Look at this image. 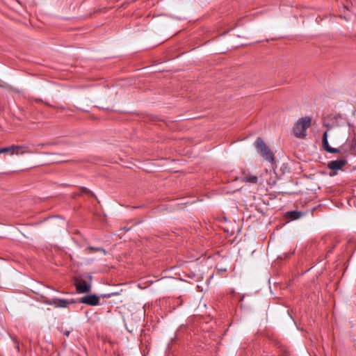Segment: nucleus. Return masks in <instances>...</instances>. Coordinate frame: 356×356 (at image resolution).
<instances>
[{"label":"nucleus","mask_w":356,"mask_h":356,"mask_svg":"<svg viewBox=\"0 0 356 356\" xmlns=\"http://www.w3.org/2000/svg\"><path fill=\"white\" fill-rule=\"evenodd\" d=\"M312 118L305 116L300 118L294 124V135L298 138H304L307 135V129L311 126Z\"/></svg>","instance_id":"f257e3e1"},{"label":"nucleus","mask_w":356,"mask_h":356,"mask_svg":"<svg viewBox=\"0 0 356 356\" xmlns=\"http://www.w3.org/2000/svg\"><path fill=\"white\" fill-rule=\"evenodd\" d=\"M254 147L259 152L261 156L266 161L273 163L275 161V156L270 147L264 143L261 138H257L254 142Z\"/></svg>","instance_id":"f03ea898"},{"label":"nucleus","mask_w":356,"mask_h":356,"mask_svg":"<svg viewBox=\"0 0 356 356\" xmlns=\"http://www.w3.org/2000/svg\"><path fill=\"white\" fill-rule=\"evenodd\" d=\"M1 154L8 153L10 156L33 154V152L25 145H13L9 147L1 148Z\"/></svg>","instance_id":"7ed1b4c3"},{"label":"nucleus","mask_w":356,"mask_h":356,"mask_svg":"<svg viewBox=\"0 0 356 356\" xmlns=\"http://www.w3.org/2000/svg\"><path fill=\"white\" fill-rule=\"evenodd\" d=\"M322 145L324 148V149L329 152V153H348L350 151H352L354 148V144L353 141H352L351 144L350 145L349 148H346L345 146H342L340 149L339 148H334L330 146L328 140H327V132L325 131L322 138Z\"/></svg>","instance_id":"20e7f679"},{"label":"nucleus","mask_w":356,"mask_h":356,"mask_svg":"<svg viewBox=\"0 0 356 356\" xmlns=\"http://www.w3.org/2000/svg\"><path fill=\"white\" fill-rule=\"evenodd\" d=\"M73 300H67L65 299L54 298L51 300L47 301V303L56 307H67L70 304L74 303Z\"/></svg>","instance_id":"39448f33"},{"label":"nucleus","mask_w":356,"mask_h":356,"mask_svg":"<svg viewBox=\"0 0 356 356\" xmlns=\"http://www.w3.org/2000/svg\"><path fill=\"white\" fill-rule=\"evenodd\" d=\"M75 286L76 291L79 293L88 292L90 289V284L83 280H76Z\"/></svg>","instance_id":"423d86ee"},{"label":"nucleus","mask_w":356,"mask_h":356,"mask_svg":"<svg viewBox=\"0 0 356 356\" xmlns=\"http://www.w3.org/2000/svg\"><path fill=\"white\" fill-rule=\"evenodd\" d=\"M347 161L346 159L334 160L328 162L327 168L332 170H339L346 164Z\"/></svg>","instance_id":"0eeeda50"},{"label":"nucleus","mask_w":356,"mask_h":356,"mask_svg":"<svg viewBox=\"0 0 356 356\" xmlns=\"http://www.w3.org/2000/svg\"><path fill=\"white\" fill-rule=\"evenodd\" d=\"M99 298L95 295H88L82 297L79 302L88 305H97L99 303Z\"/></svg>","instance_id":"6e6552de"},{"label":"nucleus","mask_w":356,"mask_h":356,"mask_svg":"<svg viewBox=\"0 0 356 356\" xmlns=\"http://www.w3.org/2000/svg\"><path fill=\"white\" fill-rule=\"evenodd\" d=\"M303 215H304V213L301 211H287L285 213V218L286 219H289L291 220H298V219L300 218Z\"/></svg>","instance_id":"1a4fd4ad"},{"label":"nucleus","mask_w":356,"mask_h":356,"mask_svg":"<svg viewBox=\"0 0 356 356\" xmlns=\"http://www.w3.org/2000/svg\"><path fill=\"white\" fill-rule=\"evenodd\" d=\"M243 180L245 182L257 184L258 181V177L253 175H244Z\"/></svg>","instance_id":"9d476101"},{"label":"nucleus","mask_w":356,"mask_h":356,"mask_svg":"<svg viewBox=\"0 0 356 356\" xmlns=\"http://www.w3.org/2000/svg\"><path fill=\"white\" fill-rule=\"evenodd\" d=\"M86 251L88 252V253L99 252H102L103 254H106V251L103 248H94V247L89 246L86 248Z\"/></svg>","instance_id":"9b49d317"},{"label":"nucleus","mask_w":356,"mask_h":356,"mask_svg":"<svg viewBox=\"0 0 356 356\" xmlns=\"http://www.w3.org/2000/svg\"><path fill=\"white\" fill-rule=\"evenodd\" d=\"M64 334H65V335H66L67 337H68V336H69V334H70V331H66V332H64Z\"/></svg>","instance_id":"f8f14e48"},{"label":"nucleus","mask_w":356,"mask_h":356,"mask_svg":"<svg viewBox=\"0 0 356 356\" xmlns=\"http://www.w3.org/2000/svg\"><path fill=\"white\" fill-rule=\"evenodd\" d=\"M82 190L84 192H90L87 188H83Z\"/></svg>","instance_id":"ddd939ff"}]
</instances>
